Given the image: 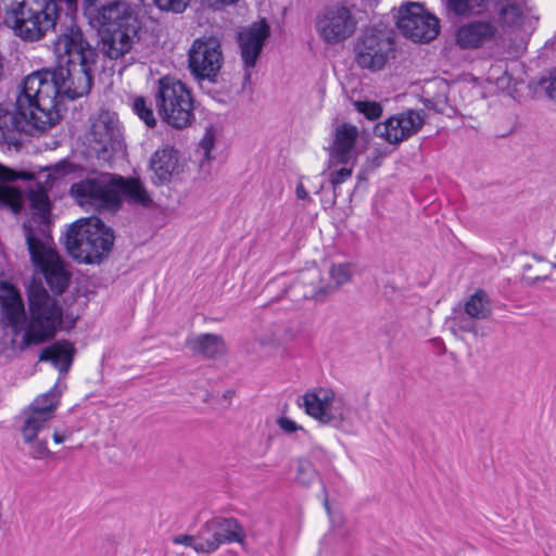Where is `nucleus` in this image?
I'll use <instances>...</instances> for the list:
<instances>
[{"label": "nucleus", "instance_id": "1", "mask_svg": "<svg viewBox=\"0 0 556 556\" xmlns=\"http://www.w3.org/2000/svg\"><path fill=\"white\" fill-rule=\"evenodd\" d=\"M50 28L54 35L50 45L58 65L30 75L51 85L52 96L61 102L88 94L99 60L98 49L89 43L81 28L68 16L64 21L61 17L54 20Z\"/></svg>", "mask_w": 556, "mask_h": 556}, {"label": "nucleus", "instance_id": "2", "mask_svg": "<svg viewBox=\"0 0 556 556\" xmlns=\"http://www.w3.org/2000/svg\"><path fill=\"white\" fill-rule=\"evenodd\" d=\"M36 77L24 78L14 104L0 103V147L20 149L23 135L39 136L60 122L62 102Z\"/></svg>", "mask_w": 556, "mask_h": 556}, {"label": "nucleus", "instance_id": "3", "mask_svg": "<svg viewBox=\"0 0 556 556\" xmlns=\"http://www.w3.org/2000/svg\"><path fill=\"white\" fill-rule=\"evenodd\" d=\"M89 23L98 27L101 52L111 60L128 53L139 41L142 23L135 10L118 0H85Z\"/></svg>", "mask_w": 556, "mask_h": 556}, {"label": "nucleus", "instance_id": "4", "mask_svg": "<svg viewBox=\"0 0 556 556\" xmlns=\"http://www.w3.org/2000/svg\"><path fill=\"white\" fill-rule=\"evenodd\" d=\"M114 231L99 217L91 216L74 222L66 232L65 247L70 255L85 264H96L106 258L114 244Z\"/></svg>", "mask_w": 556, "mask_h": 556}, {"label": "nucleus", "instance_id": "5", "mask_svg": "<svg viewBox=\"0 0 556 556\" xmlns=\"http://www.w3.org/2000/svg\"><path fill=\"white\" fill-rule=\"evenodd\" d=\"M29 319L21 349L40 345L51 340L63 323V309L42 283L31 281L27 289Z\"/></svg>", "mask_w": 556, "mask_h": 556}, {"label": "nucleus", "instance_id": "6", "mask_svg": "<svg viewBox=\"0 0 556 556\" xmlns=\"http://www.w3.org/2000/svg\"><path fill=\"white\" fill-rule=\"evenodd\" d=\"M155 105L162 121L176 129H182L194 121L193 97L182 81L165 76L159 79Z\"/></svg>", "mask_w": 556, "mask_h": 556}, {"label": "nucleus", "instance_id": "7", "mask_svg": "<svg viewBox=\"0 0 556 556\" xmlns=\"http://www.w3.org/2000/svg\"><path fill=\"white\" fill-rule=\"evenodd\" d=\"M27 249L31 262L40 268L45 279L55 295H61L68 287L71 273L59 254L49 247V236L43 229L39 230L24 224L23 226Z\"/></svg>", "mask_w": 556, "mask_h": 556}, {"label": "nucleus", "instance_id": "8", "mask_svg": "<svg viewBox=\"0 0 556 556\" xmlns=\"http://www.w3.org/2000/svg\"><path fill=\"white\" fill-rule=\"evenodd\" d=\"M75 202L86 210H118V200L113 190V177L101 174L73 184L68 190Z\"/></svg>", "mask_w": 556, "mask_h": 556}, {"label": "nucleus", "instance_id": "9", "mask_svg": "<svg viewBox=\"0 0 556 556\" xmlns=\"http://www.w3.org/2000/svg\"><path fill=\"white\" fill-rule=\"evenodd\" d=\"M394 40L383 30L368 28L358 37L355 47V62L364 70L380 71L394 50Z\"/></svg>", "mask_w": 556, "mask_h": 556}, {"label": "nucleus", "instance_id": "10", "mask_svg": "<svg viewBox=\"0 0 556 556\" xmlns=\"http://www.w3.org/2000/svg\"><path fill=\"white\" fill-rule=\"evenodd\" d=\"M399 30L415 42H429L440 31L439 20L426 12L419 3H408L400 8L396 16Z\"/></svg>", "mask_w": 556, "mask_h": 556}, {"label": "nucleus", "instance_id": "11", "mask_svg": "<svg viewBox=\"0 0 556 556\" xmlns=\"http://www.w3.org/2000/svg\"><path fill=\"white\" fill-rule=\"evenodd\" d=\"M188 63L191 74L198 80L215 81L223 64L219 39L214 36L195 39L189 49Z\"/></svg>", "mask_w": 556, "mask_h": 556}, {"label": "nucleus", "instance_id": "12", "mask_svg": "<svg viewBox=\"0 0 556 556\" xmlns=\"http://www.w3.org/2000/svg\"><path fill=\"white\" fill-rule=\"evenodd\" d=\"M497 11L498 21L504 24H515L521 16L516 2L502 3L496 0H445V10L448 16L470 18L489 15L492 9Z\"/></svg>", "mask_w": 556, "mask_h": 556}, {"label": "nucleus", "instance_id": "13", "mask_svg": "<svg viewBox=\"0 0 556 556\" xmlns=\"http://www.w3.org/2000/svg\"><path fill=\"white\" fill-rule=\"evenodd\" d=\"M315 28L326 43L337 45L354 34L356 20L346 7L333 5L316 16Z\"/></svg>", "mask_w": 556, "mask_h": 556}, {"label": "nucleus", "instance_id": "14", "mask_svg": "<svg viewBox=\"0 0 556 556\" xmlns=\"http://www.w3.org/2000/svg\"><path fill=\"white\" fill-rule=\"evenodd\" d=\"M59 394L55 387L37 396L27 409L23 412L24 424L21 428L25 443H31L40 431L53 418L59 403Z\"/></svg>", "mask_w": 556, "mask_h": 556}, {"label": "nucleus", "instance_id": "15", "mask_svg": "<svg viewBox=\"0 0 556 556\" xmlns=\"http://www.w3.org/2000/svg\"><path fill=\"white\" fill-rule=\"evenodd\" d=\"M462 24L455 31V43L460 49H479L494 41L498 35L497 18L495 15H481Z\"/></svg>", "mask_w": 556, "mask_h": 556}, {"label": "nucleus", "instance_id": "16", "mask_svg": "<svg viewBox=\"0 0 556 556\" xmlns=\"http://www.w3.org/2000/svg\"><path fill=\"white\" fill-rule=\"evenodd\" d=\"M424 118L419 112L408 110L378 123L374 128L376 137L384 139L390 144L407 140L421 128Z\"/></svg>", "mask_w": 556, "mask_h": 556}, {"label": "nucleus", "instance_id": "17", "mask_svg": "<svg viewBox=\"0 0 556 556\" xmlns=\"http://www.w3.org/2000/svg\"><path fill=\"white\" fill-rule=\"evenodd\" d=\"M301 404L305 413L324 425L339 428L345 419L342 408L333 407L334 393L329 389L306 392Z\"/></svg>", "mask_w": 556, "mask_h": 556}, {"label": "nucleus", "instance_id": "18", "mask_svg": "<svg viewBox=\"0 0 556 556\" xmlns=\"http://www.w3.org/2000/svg\"><path fill=\"white\" fill-rule=\"evenodd\" d=\"M358 138L356 126L343 123L336 128L331 146L327 149L329 153L328 167L349 165L355 161V147Z\"/></svg>", "mask_w": 556, "mask_h": 556}, {"label": "nucleus", "instance_id": "19", "mask_svg": "<svg viewBox=\"0 0 556 556\" xmlns=\"http://www.w3.org/2000/svg\"><path fill=\"white\" fill-rule=\"evenodd\" d=\"M270 35L269 25L265 20L253 23L238 35L241 58L245 68L255 66L264 43Z\"/></svg>", "mask_w": 556, "mask_h": 556}, {"label": "nucleus", "instance_id": "20", "mask_svg": "<svg viewBox=\"0 0 556 556\" xmlns=\"http://www.w3.org/2000/svg\"><path fill=\"white\" fill-rule=\"evenodd\" d=\"M91 131L94 141L101 146L98 153H102V157L106 160L111 156L110 152L121 143L122 134L118 119L109 113L101 114L92 124Z\"/></svg>", "mask_w": 556, "mask_h": 556}, {"label": "nucleus", "instance_id": "21", "mask_svg": "<svg viewBox=\"0 0 556 556\" xmlns=\"http://www.w3.org/2000/svg\"><path fill=\"white\" fill-rule=\"evenodd\" d=\"M113 190L118 200V207L122 200L129 204L148 207L152 204V199L144 185L138 178H124L122 176L113 177Z\"/></svg>", "mask_w": 556, "mask_h": 556}, {"label": "nucleus", "instance_id": "22", "mask_svg": "<svg viewBox=\"0 0 556 556\" xmlns=\"http://www.w3.org/2000/svg\"><path fill=\"white\" fill-rule=\"evenodd\" d=\"M150 169L154 173L153 182H169L178 174V152L173 147L157 149L150 159Z\"/></svg>", "mask_w": 556, "mask_h": 556}, {"label": "nucleus", "instance_id": "23", "mask_svg": "<svg viewBox=\"0 0 556 556\" xmlns=\"http://www.w3.org/2000/svg\"><path fill=\"white\" fill-rule=\"evenodd\" d=\"M186 346L204 358H216L226 352L223 338L214 333H201L186 339Z\"/></svg>", "mask_w": 556, "mask_h": 556}, {"label": "nucleus", "instance_id": "24", "mask_svg": "<svg viewBox=\"0 0 556 556\" xmlns=\"http://www.w3.org/2000/svg\"><path fill=\"white\" fill-rule=\"evenodd\" d=\"M74 354V345L67 340H61L45 348L39 359L41 362L50 361L61 374H66L73 364Z\"/></svg>", "mask_w": 556, "mask_h": 556}, {"label": "nucleus", "instance_id": "25", "mask_svg": "<svg viewBox=\"0 0 556 556\" xmlns=\"http://www.w3.org/2000/svg\"><path fill=\"white\" fill-rule=\"evenodd\" d=\"M210 530L218 538L220 545L242 543L245 538L242 526L235 518L214 517L210 519Z\"/></svg>", "mask_w": 556, "mask_h": 556}, {"label": "nucleus", "instance_id": "26", "mask_svg": "<svg viewBox=\"0 0 556 556\" xmlns=\"http://www.w3.org/2000/svg\"><path fill=\"white\" fill-rule=\"evenodd\" d=\"M28 201L33 215L38 216L41 223H46L49 219L51 212V202L48 192L38 186L36 189H30L28 192Z\"/></svg>", "mask_w": 556, "mask_h": 556}, {"label": "nucleus", "instance_id": "27", "mask_svg": "<svg viewBox=\"0 0 556 556\" xmlns=\"http://www.w3.org/2000/svg\"><path fill=\"white\" fill-rule=\"evenodd\" d=\"M465 312L471 318H488L492 313V307L486 293L477 290L466 302Z\"/></svg>", "mask_w": 556, "mask_h": 556}, {"label": "nucleus", "instance_id": "28", "mask_svg": "<svg viewBox=\"0 0 556 556\" xmlns=\"http://www.w3.org/2000/svg\"><path fill=\"white\" fill-rule=\"evenodd\" d=\"M198 539V553H212L220 546V541H218V538L213 535V531L210 530V520H207L199 530Z\"/></svg>", "mask_w": 556, "mask_h": 556}, {"label": "nucleus", "instance_id": "29", "mask_svg": "<svg viewBox=\"0 0 556 556\" xmlns=\"http://www.w3.org/2000/svg\"><path fill=\"white\" fill-rule=\"evenodd\" d=\"M132 110L148 127L152 128L156 125V118L154 116L151 103H148L144 97L138 96L134 99Z\"/></svg>", "mask_w": 556, "mask_h": 556}, {"label": "nucleus", "instance_id": "30", "mask_svg": "<svg viewBox=\"0 0 556 556\" xmlns=\"http://www.w3.org/2000/svg\"><path fill=\"white\" fill-rule=\"evenodd\" d=\"M10 299L7 303L8 317L11 323H15L20 317L25 318L23 302L14 288H9Z\"/></svg>", "mask_w": 556, "mask_h": 556}, {"label": "nucleus", "instance_id": "31", "mask_svg": "<svg viewBox=\"0 0 556 556\" xmlns=\"http://www.w3.org/2000/svg\"><path fill=\"white\" fill-rule=\"evenodd\" d=\"M317 478V471L307 459L298 460L296 481L303 485H309Z\"/></svg>", "mask_w": 556, "mask_h": 556}, {"label": "nucleus", "instance_id": "32", "mask_svg": "<svg viewBox=\"0 0 556 556\" xmlns=\"http://www.w3.org/2000/svg\"><path fill=\"white\" fill-rule=\"evenodd\" d=\"M355 161H351L349 165H343L340 169L331 170L329 174V182L332 186L334 198L338 197V188L341 184L352 177Z\"/></svg>", "mask_w": 556, "mask_h": 556}, {"label": "nucleus", "instance_id": "33", "mask_svg": "<svg viewBox=\"0 0 556 556\" xmlns=\"http://www.w3.org/2000/svg\"><path fill=\"white\" fill-rule=\"evenodd\" d=\"M21 197L20 193L12 188L9 187H0V206L1 207H11L13 211L17 212L21 206Z\"/></svg>", "mask_w": 556, "mask_h": 556}, {"label": "nucleus", "instance_id": "34", "mask_svg": "<svg viewBox=\"0 0 556 556\" xmlns=\"http://www.w3.org/2000/svg\"><path fill=\"white\" fill-rule=\"evenodd\" d=\"M357 111L364 114L368 119L375 121L382 114V108L375 101H357L355 103Z\"/></svg>", "mask_w": 556, "mask_h": 556}, {"label": "nucleus", "instance_id": "35", "mask_svg": "<svg viewBox=\"0 0 556 556\" xmlns=\"http://www.w3.org/2000/svg\"><path fill=\"white\" fill-rule=\"evenodd\" d=\"M329 273L336 283V288H339L351 279L350 265L346 263L332 265Z\"/></svg>", "mask_w": 556, "mask_h": 556}, {"label": "nucleus", "instance_id": "36", "mask_svg": "<svg viewBox=\"0 0 556 556\" xmlns=\"http://www.w3.org/2000/svg\"><path fill=\"white\" fill-rule=\"evenodd\" d=\"M161 11L182 13L189 5L190 0H153Z\"/></svg>", "mask_w": 556, "mask_h": 556}, {"label": "nucleus", "instance_id": "37", "mask_svg": "<svg viewBox=\"0 0 556 556\" xmlns=\"http://www.w3.org/2000/svg\"><path fill=\"white\" fill-rule=\"evenodd\" d=\"M215 144V130L214 128L207 127L203 138L200 140L199 147L203 151L204 160H211V151Z\"/></svg>", "mask_w": 556, "mask_h": 556}, {"label": "nucleus", "instance_id": "38", "mask_svg": "<svg viewBox=\"0 0 556 556\" xmlns=\"http://www.w3.org/2000/svg\"><path fill=\"white\" fill-rule=\"evenodd\" d=\"M28 444L30 445L29 455L35 459H45L51 454L47 446V439L39 440L36 438Z\"/></svg>", "mask_w": 556, "mask_h": 556}, {"label": "nucleus", "instance_id": "39", "mask_svg": "<svg viewBox=\"0 0 556 556\" xmlns=\"http://www.w3.org/2000/svg\"><path fill=\"white\" fill-rule=\"evenodd\" d=\"M539 85L548 99L556 101V70L551 72L548 77H543Z\"/></svg>", "mask_w": 556, "mask_h": 556}, {"label": "nucleus", "instance_id": "40", "mask_svg": "<svg viewBox=\"0 0 556 556\" xmlns=\"http://www.w3.org/2000/svg\"><path fill=\"white\" fill-rule=\"evenodd\" d=\"M77 170V165L67 161L61 160L52 166V172L56 176H65L68 174H73Z\"/></svg>", "mask_w": 556, "mask_h": 556}, {"label": "nucleus", "instance_id": "41", "mask_svg": "<svg viewBox=\"0 0 556 556\" xmlns=\"http://www.w3.org/2000/svg\"><path fill=\"white\" fill-rule=\"evenodd\" d=\"M277 425L287 434H291L298 430H301L303 433H306L302 426L298 425L294 420L288 417H279L277 419Z\"/></svg>", "mask_w": 556, "mask_h": 556}, {"label": "nucleus", "instance_id": "42", "mask_svg": "<svg viewBox=\"0 0 556 556\" xmlns=\"http://www.w3.org/2000/svg\"><path fill=\"white\" fill-rule=\"evenodd\" d=\"M453 326L465 332H471L475 330V323L471 317H455L453 319Z\"/></svg>", "mask_w": 556, "mask_h": 556}, {"label": "nucleus", "instance_id": "43", "mask_svg": "<svg viewBox=\"0 0 556 556\" xmlns=\"http://www.w3.org/2000/svg\"><path fill=\"white\" fill-rule=\"evenodd\" d=\"M175 544L186 545L192 547L197 552V546L199 544L198 534L197 535H177L173 539Z\"/></svg>", "mask_w": 556, "mask_h": 556}, {"label": "nucleus", "instance_id": "44", "mask_svg": "<svg viewBox=\"0 0 556 556\" xmlns=\"http://www.w3.org/2000/svg\"><path fill=\"white\" fill-rule=\"evenodd\" d=\"M332 291V288L330 286L328 287H325V288H313L311 291L308 292H304L303 293V298L304 299H314L316 301H319L321 300L326 294H328L329 292Z\"/></svg>", "mask_w": 556, "mask_h": 556}, {"label": "nucleus", "instance_id": "45", "mask_svg": "<svg viewBox=\"0 0 556 556\" xmlns=\"http://www.w3.org/2000/svg\"><path fill=\"white\" fill-rule=\"evenodd\" d=\"M295 194L298 199L300 200H308L311 201V198L308 195L307 190L305 189L304 185L302 182H299L295 188Z\"/></svg>", "mask_w": 556, "mask_h": 556}, {"label": "nucleus", "instance_id": "46", "mask_svg": "<svg viewBox=\"0 0 556 556\" xmlns=\"http://www.w3.org/2000/svg\"><path fill=\"white\" fill-rule=\"evenodd\" d=\"M0 179L3 181H10L14 179L11 170L4 167L2 164H0Z\"/></svg>", "mask_w": 556, "mask_h": 556}, {"label": "nucleus", "instance_id": "47", "mask_svg": "<svg viewBox=\"0 0 556 556\" xmlns=\"http://www.w3.org/2000/svg\"><path fill=\"white\" fill-rule=\"evenodd\" d=\"M323 493H324V501H323V505H324V507H325L326 511H327L328 514H330V504H329V498H328V492H327V490H326V488H325V486H323Z\"/></svg>", "mask_w": 556, "mask_h": 556}, {"label": "nucleus", "instance_id": "48", "mask_svg": "<svg viewBox=\"0 0 556 556\" xmlns=\"http://www.w3.org/2000/svg\"><path fill=\"white\" fill-rule=\"evenodd\" d=\"M52 437H53V441L56 444L63 443L65 441V439H66L65 434L59 433L58 431H54Z\"/></svg>", "mask_w": 556, "mask_h": 556}, {"label": "nucleus", "instance_id": "49", "mask_svg": "<svg viewBox=\"0 0 556 556\" xmlns=\"http://www.w3.org/2000/svg\"><path fill=\"white\" fill-rule=\"evenodd\" d=\"M56 4L59 5V2H65L68 8L76 4L77 0H55Z\"/></svg>", "mask_w": 556, "mask_h": 556}, {"label": "nucleus", "instance_id": "50", "mask_svg": "<svg viewBox=\"0 0 556 556\" xmlns=\"http://www.w3.org/2000/svg\"><path fill=\"white\" fill-rule=\"evenodd\" d=\"M216 1L222 4H232V3L237 2L238 0H216Z\"/></svg>", "mask_w": 556, "mask_h": 556}, {"label": "nucleus", "instance_id": "51", "mask_svg": "<svg viewBox=\"0 0 556 556\" xmlns=\"http://www.w3.org/2000/svg\"><path fill=\"white\" fill-rule=\"evenodd\" d=\"M305 282H306V277H305V275H302L299 277L296 285H299V283L304 285Z\"/></svg>", "mask_w": 556, "mask_h": 556}, {"label": "nucleus", "instance_id": "52", "mask_svg": "<svg viewBox=\"0 0 556 556\" xmlns=\"http://www.w3.org/2000/svg\"><path fill=\"white\" fill-rule=\"evenodd\" d=\"M260 343L264 345V344H271L273 342L271 341H266L264 339H260Z\"/></svg>", "mask_w": 556, "mask_h": 556}, {"label": "nucleus", "instance_id": "53", "mask_svg": "<svg viewBox=\"0 0 556 556\" xmlns=\"http://www.w3.org/2000/svg\"><path fill=\"white\" fill-rule=\"evenodd\" d=\"M245 78H247V79H249V78H250V74H249V73H247V74H245Z\"/></svg>", "mask_w": 556, "mask_h": 556}, {"label": "nucleus", "instance_id": "54", "mask_svg": "<svg viewBox=\"0 0 556 556\" xmlns=\"http://www.w3.org/2000/svg\"><path fill=\"white\" fill-rule=\"evenodd\" d=\"M554 267L556 268V264H554Z\"/></svg>", "mask_w": 556, "mask_h": 556}]
</instances>
